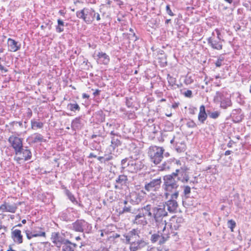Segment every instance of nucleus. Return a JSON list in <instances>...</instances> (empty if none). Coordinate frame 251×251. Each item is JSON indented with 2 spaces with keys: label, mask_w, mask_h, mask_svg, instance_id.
<instances>
[{
  "label": "nucleus",
  "mask_w": 251,
  "mask_h": 251,
  "mask_svg": "<svg viewBox=\"0 0 251 251\" xmlns=\"http://www.w3.org/2000/svg\"><path fill=\"white\" fill-rule=\"evenodd\" d=\"M126 241L127 244H130V240L132 239L129 235H127L125 236Z\"/></svg>",
  "instance_id": "69168bd1"
},
{
  "label": "nucleus",
  "mask_w": 251,
  "mask_h": 251,
  "mask_svg": "<svg viewBox=\"0 0 251 251\" xmlns=\"http://www.w3.org/2000/svg\"><path fill=\"white\" fill-rule=\"evenodd\" d=\"M214 101L215 103H220V107L223 109H226L232 105L230 97L224 91H217L214 97Z\"/></svg>",
  "instance_id": "20e7f679"
},
{
  "label": "nucleus",
  "mask_w": 251,
  "mask_h": 251,
  "mask_svg": "<svg viewBox=\"0 0 251 251\" xmlns=\"http://www.w3.org/2000/svg\"><path fill=\"white\" fill-rule=\"evenodd\" d=\"M30 138L32 139V142L33 143L46 142V140L45 139L43 136L39 133H34L30 137Z\"/></svg>",
  "instance_id": "72a5a7b5"
},
{
  "label": "nucleus",
  "mask_w": 251,
  "mask_h": 251,
  "mask_svg": "<svg viewBox=\"0 0 251 251\" xmlns=\"http://www.w3.org/2000/svg\"><path fill=\"white\" fill-rule=\"evenodd\" d=\"M11 237L15 243L21 244L23 243V235L19 229H15L12 231Z\"/></svg>",
  "instance_id": "412c9836"
},
{
  "label": "nucleus",
  "mask_w": 251,
  "mask_h": 251,
  "mask_svg": "<svg viewBox=\"0 0 251 251\" xmlns=\"http://www.w3.org/2000/svg\"><path fill=\"white\" fill-rule=\"evenodd\" d=\"M187 168L181 167L175 170L172 173L175 175V177L177 181H180L183 183H187L189 180V176Z\"/></svg>",
  "instance_id": "6e6552de"
},
{
  "label": "nucleus",
  "mask_w": 251,
  "mask_h": 251,
  "mask_svg": "<svg viewBox=\"0 0 251 251\" xmlns=\"http://www.w3.org/2000/svg\"><path fill=\"white\" fill-rule=\"evenodd\" d=\"M125 212H130V213H133L132 211L131 207L129 205H125L123 208L122 211V213H125Z\"/></svg>",
  "instance_id": "de8ad7c7"
},
{
  "label": "nucleus",
  "mask_w": 251,
  "mask_h": 251,
  "mask_svg": "<svg viewBox=\"0 0 251 251\" xmlns=\"http://www.w3.org/2000/svg\"><path fill=\"white\" fill-rule=\"evenodd\" d=\"M138 210L139 211V212L135 216L134 220V223L143 226L146 225L147 224V222L145 217L144 216L143 212H141V211H140V209H138Z\"/></svg>",
  "instance_id": "b1692460"
},
{
  "label": "nucleus",
  "mask_w": 251,
  "mask_h": 251,
  "mask_svg": "<svg viewBox=\"0 0 251 251\" xmlns=\"http://www.w3.org/2000/svg\"><path fill=\"white\" fill-rule=\"evenodd\" d=\"M215 32L216 33V34H217V36L216 37V38L220 41L224 42V40L222 38L221 33L220 31L218 29H216L215 30Z\"/></svg>",
  "instance_id": "6e6d98bb"
},
{
  "label": "nucleus",
  "mask_w": 251,
  "mask_h": 251,
  "mask_svg": "<svg viewBox=\"0 0 251 251\" xmlns=\"http://www.w3.org/2000/svg\"><path fill=\"white\" fill-rule=\"evenodd\" d=\"M101 141L100 139L94 140L93 142L90 144V148L92 150L99 151L100 149V143Z\"/></svg>",
  "instance_id": "58836bf2"
},
{
  "label": "nucleus",
  "mask_w": 251,
  "mask_h": 251,
  "mask_svg": "<svg viewBox=\"0 0 251 251\" xmlns=\"http://www.w3.org/2000/svg\"><path fill=\"white\" fill-rule=\"evenodd\" d=\"M8 141L14 149L15 154H19L20 153V149H22L23 146V139L12 135L9 137Z\"/></svg>",
  "instance_id": "1a4fd4ad"
},
{
  "label": "nucleus",
  "mask_w": 251,
  "mask_h": 251,
  "mask_svg": "<svg viewBox=\"0 0 251 251\" xmlns=\"http://www.w3.org/2000/svg\"><path fill=\"white\" fill-rule=\"evenodd\" d=\"M111 147L114 150L116 148L120 146L122 144L121 141V136H111Z\"/></svg>",
  "instance_id": "c756f323"
},
{
  "label": "nucleus",
  "mask_w": 251,
  "mask_h": 251,
  "mask_svg": "<svg viewBox=\"0 0 251 251\" xmlns=\"http://www.w3.org/2000/svg\"><path fill=\"white\" fill-rule=\"evenodd\" d=\"M67 108L70 111L75 112L76 111H79L80 110V107L76 102L68 103L67 105Z\"/></svg>",
  "instance_id": "4c0bfd02"
},
{
  "label": "nucleus",
  "mask_w": 251,
  "mask_h": 251,
  "mask_svg": "<svg viewBox=\"0 0 251 251\" xmlns=\"http://www.w3.org/2000/svg\"><path fill=\"white\" fill-rule=\"evenodd\" d=\"M151 205L147 204L144 207H143L140 211H141V212L144 215V216H148L150 218H152V208Z\"/></svg>",
  "instance_id": "bb28decb"
},
{
  "label": "nucleus",
  "mask_w": 251,
  "mask_h": 251,
  "mask_svg": "<svg viewBox=\"0 0 251 251\" xmlns=\"http://www.w3.org/2000/svg\"><path fill=\"white\" fill-rule=\"evenodd\" d=\"M208 44L214 50H218L223 49V41L216 38L215 32H213L212 36L207 39Z\"/></svg>",
  "instance_id": "f8f14e48"
},
{
  "label": "nucleus",
  "mask_w": 251,
  "mask_h": 251,
  "mask_svg": "<svg viewBox=\"0 0 251 251\" xmlns=\"http://www.w3.org/2000/svg\"><path fill=\"white\" fill-rule=\"evenodd\" d=\"M242 110L240 108L233 109L230 114V117L234 123L241 122L244 118Z\"/></svg>",
  "instance_id": "aec40b11"
},
{
  "label": "nucleus",
  "mask_w": 251,
  "mask_h": 251,
  "mask_svg": "<svg viewBox=\"0 0 251 251\" xmlns=\"http://www.w3.org/2000/svg\"><path fill=\"white\" fill-rule=\"evenodd\" d=\"M76 247V244L73 243L68 240L66 241V243L62 246V251H75Z\"/></svg>",
  "instance_id": "cd10ccee"
},
{
  "label": "nucleus",
  "mask_w": 251,
  "mask_h": 251,
  "mask_svg": "<svg viewBox=\"0 0 251 251\" xmlns=\"http://www.w3.org/2000/svg\"><path fill=\"white\" fill-rule=\"evenodd\" d=\"M144 167L143 162L138 160H130L128 162V171L131 173H137Z\"/></svg>",
  "instance_id": "ddd939ff"
},
{
  "label": "nucleus",
  "mask_w": 251,
  "mask_h": 251,
  "mask_svg": "<svg viewBox=\"0 0 251 251\" xmlns=\"http://www.w3.org/2000/svg\"><path fill=\"white\" fill-rule=\"evenodd\" d=\"M44 123L42 122L33 119L31 120V128L33 130L42 128L43 127Z\"/></svg>",
  "instance_id": "473e14b6"
},
{
  "label": "nucleus",
  "mask_w": 251,
  "mask_h": 251,
  "mask_svg": "<svg viewBox=\"0 0 251 251\" xmlns=\"http://www.w3.org/2000/svg\"><path fill=\"white\" fill-rule=\"evenodd\" d=\"M18 208V205L16 203H13L12 204L9 202H4L3 204L0 205V211L2 212H10L14 213Z\"/></svg>",
  "instance_id": "dca6fc26"
},
{
  "label": "nucleus",
  "mask_w": 251,
  "mask_h": 251,
  "mask_svg": "<svg viewBox=\"0 0 251 251\" xmlns=\"http://www.w3.org/2000/svg\"><path fill=\"white\" fill-rule=\"evenodd\" d=\"M180 226V225L177 224H176V223H171V225H170V228L172 230H173V229L177 230L179 227Z\"/></svg>",
  "instance_id": "bf43d9fd"
},
{
  "label": "nucleus",
  "mask_w": 251,
  "mask_h": 251,
  "mask_svg": "<svg viewBox=\"0 0 251 251\" xmlns=\"http://www.w3.org/2000/svg\"><path fill=\"white\" fill-rule=\"evenodd\" d=\"M147 245L146 242L143 240H138L137 241H133L130 243V247L131 248H134L135 251L139 249H141V248L145 247Z\"/></svg>",
  "instance_id": "c85d7f7f"
},
{
  "label": "nucleus",
  "mask_w": 251,
  "mask_h": 251,
  "mask_svg": "<svg viewBox=\"0 0 251 251\" xmlns=\"http://www.w3.org/2000/svg\"><path fill=\"white\" fill-rule=\"evenodd\" d=\"M159 236H160L159 243V245L163 244L169 238V236L168 234H161V235H159Z\"/></svg>",
  "instance_id": "a19ab883"
},
{
  "label": "nucleus",
  "mask_w": 251,
  "mask_h": 251,
  "mask_svg": "<svg viewBox=\"0 0 251 251\" xmlns=\"http://www.w3.org/2000/svg\"><path fill=\"white\" fill-rule=\"evenodd\" d=\"M32 112L30 108H28L27 112V117L28 118H30L32 116Z\"/></svg>",
  "instance_id": "338daca9"
},
{
  "label": "nucleus",
  "mask_w": 251,
  "mask_h": 251,
  "mask_svg": "<svg viewBox=\"0 0 251 251\" xmlns=\"http://www.w3.org/2000/svg\"><path fill=\"white\" fill-rule=\"evenodd\" d=\"M179 104V103L178 102H175L172 105V108H173L174 109H176L178 107Z\"/></svg>",
  "instance_id": "774afa93"
},
{
  "label": "nucleus",
  "mask_w": 251,
  "mask_h": 251,
  "mask_svg": "<svg viewBox=\"0 0 251 251\" xmlns=\"http://www.w3.org/2000/svg\"><path fill=\"white\" fill-rule=\"evenodd\" d=\"M186 126L189 128H195L197 127L196 124L193 120H190L186 123Z\"/></svg>",
  "instance_id": "603ef678"
},
{
  "label": "nucleus",
  "mask_w": 251,
  "mask_h": 251,
  "mask_svg": "<svg viewBox=\"0 0 251 251\" xmlns=\"http://www.w3.org/2000/svg\"><path fill=\"white\" fill-rule=\"evenodd\" d=\"M25 233L27 238L29 240L31 239L32 237H34L46 236L45 232H39V233H35V230H33L31 232H30L29 230H26Z\"/></svg>",
  "instance_id": "2f4dec72"
},
{
  "label": "nucleus",
  "mask_w": 251,
  "mask_h": 251,
  "mask_svg": "<svg viewBox=\"0 0 251 251\" xmlns=\"http://www.w3.org/2000/svg\"><path fill=\"white\" fill-rule=\"evenodd\" d=\"M129 31L131 32V33H129V35L131 36L130 38L133 37L134 38L133 39L134 41H136L138 39V37L136 36L135 33L134 32L133 29L131 28H129Z\"/></svg>",
  "instance_id": "13d9d810"
},
{
  "label": "nucleus",
  "mask_w": 251,
  "mask_h": 251,
  "mask_svg": "<svg viewBox=\"0 0 251 251\" xmlns=\"http://www.w3.org/2000/svg\"><path fill=\"white\" fill-rule=\"evenodd\" d=\"M73 229L77 232H88L91 229V226L84 220H77L72 224Z\"/></svg>",
  "instance_id": "0eeeda50"
},
{
  "label": "nucleus",
  "mask_w": 251,
  "mask_h": 251,
  "mask_svg": "<svg viewBox=\"0 0 251 251\" xmlns=\"http://www.w3.org/2000/svg\"><path fill=\"white\" fill-rule=\"evenodd\" d=\"M166 10L167 13L168 15H169L170 16H174V14L173 13V12H172V11L171 10V9L170 8V5L168 4L166 5Z\"/></svg>",
  "instance_id": "4d7b16f0"
},
{
  "label": "nucleus",
  "mask_w": 251,
  "mask_h": 251,
  "mask_svg": "<svg viewBox=\"0 0 251 251\" xmlns=\"http://www.w3.org/2000/svg\"><path fill=\"white\" fill-rule=\"evenodd\" d=\"M51 241L54 245L57 248H60L66 243V241L68 239H65L61 236L58 232H53L51 234Z\"/></svg>",
  "instance_id": "4468645a"
},
{
  "label": "nucleus",
  "mask_w": 251,
  "mask_h": 251,
  "mask_svg": "<svg viewBox=\"0 0 251 251\" xmlns=\"http://www.w3.org/2000/svg\"><path fill=\"white\" fill-rule=\"evenodd\" d=\"M164 151L165 150L162 147L151 146L148 151V154L151 161L156 165L159 164L163 159Z\"/></svg>",
  "instance_id": "f03ea898"
},
{
  "label": "nucleus",
  "mask_w": 251,
  "mask_h": 251,
  "mask_svg": "<svg viewBox=\"0 0 251 251\" xmlns=\"http://www.w3.org/2000/svg\"><path fill=\"white\" fill-rule=\"evenodd\" d=\"M96 12L92 8L84 7L81 10L77 11L76 16L82 19L87 24H90L95 20Z\"/></svg>",
  "instance_id": "7ed1b4c3"
},
{
  "label": "nucleus",
  "mask_w": 251,
  "mask_h": 251,
  "mask_svg": "<svg viewBox=\"0 0 251 251\" xmlns=\"http://www.w3.org/2000/svg\"><path fill=\"white\" fill-rule=\"evenodd\" d=\"M171 196L170 199L165 202V205L167 206V210L171 213H174L176 212L178 207V203L176 201V199L178 197L179 192H175L170 195Z\"/></svg>",
  "instance_id": "423d86ee"
},
{
  "label": "nucleus",
  "mask_w": 251,
  "mask_h": 251,
  "mask_svg": "<svg viewBox=\"0 0 251 251\" xmlns=\"http://www.w3.org/2000/svg\"><path fill=\"white\" fill-rule=\"evenodd\" d=\"M58 25L56 26V31L57 33H61L64 31V22L61 19L57 20Z\"/></svg>",
  "instance_id": "ea45409f"
},
{
  "label": "nucleus",
  "mask_w": 251,
  "mask_h": 251,
  "mask_svg": "<svg viewBox=\"0 0 251 251\" xmlns=\"http://www.w3.org/2000/svg\"><path fill=\"white\" fill-rule=\"evenodd\" d=\"M194 80L191 76H187L184 80V83L186 85H189L193 82Z\"/></svg>",
  "instance_id": "5fc2aeb1"
},
{
  "label": "nucleus",
  "mask_w": 251,
  "mask_h": 251,
  "mask_svg": "<svg viewBox=\"0 0 251 251\" xmlns=\"http://www.w3.org/2000/svg\"><path fill=\"white\" fill-rule=\"evenodd\" d=\"M172 161L171 159L164 161L161 165L158 166V170L163 171L168 170L170 169Z\"/></svg>",
  "instance_id": "e433bc0d"
},
{
  "label": "nucleus",
  "mask_w": 251,
  "mask_h": 251,
  "mask_svg": "<svg viewBox=\"0 0 251 251\" xmlns=\"http://www.w3.org/2000/svg\"><path fill=\"white\" fill-rule=\"evenodd\" d=\"M10 125L12 126H17V125H19V126L22 127L23 126V123L22 122H16L13 121L12 122H11L10 123Z\"/></svg>",
  "instance_id": "680f3d73"
},
{
  "label": "nucleus",
  "mask_w": 251,
  "mask_h": 251,
  "mask_svg": "<svg viewBox=\"0 0 251 251\" xmlns=\"http://www.w3.org/2000/svg\"><path fill=\"white\" fill-rule=\"evenodd\" d=\"M183 187L184 188L183 194L186 198H188V195L191 193V187L188 185H184Z\"/></svg>",
  "instance_id": "79ce46f5"
},
{
  "label": "nucleus",
  "mask_w": 251,
  "mask_h": 251,
  "mask_svg": "<svg viewBox=\"0 0 251 251\" xmlns=\"http://www.w3.org/2000/svg\"><path fill=\"white\" fill-rule=\"evenodd\" d=\"M50 22H51L50 21H49V22L46 23L45 25H42L41 26V28L42 29H44L45 28L48 26L49 29L50 30L51 28V24H50Z\"/></svg>",
  "instance_id": "052dcab7"
},
{
  "label": "nucleus",
  "mask_w": 251,
  "mask_h": 251,
  "mask_svg": "<svg viewBox=\"0 0 251 251\" xmlns=\"http://www.w3.org/2000/svg\"><path fill=\"white\" fill-rule=\"evenodd\" d=\"M7 43L9 47V50L11 51H17L21 48V44H18V42L11 38L8 39Z\"/></svg>",
  "instance_id": "4be33fe9"
},
{
  "label": "nucleus",
  "mask_w": 251,
  "mask_h": 251,
  "mask_svg": "<svg viewBox=\"0 0 251 251\" xmlns=\"http://www.w3.org/2000/svg\"><path fill=\"white\" fill-rule=\"evenodd\" d=\"M207 118V115L205 112V106L202 105L200 107V112L198 114V120L201 124H203Z\"/></svg>",
  "instance_id": "a878e982"
},
{
  "label": "nucleus",
  "mask_w": 251,
  "mask_h": 251,
  "mask_svg": "<svg viewBox=\"0 0 251 251\" xmlns=\"http://www.w3.org/2000/svg\"><path fill=\"white\" fill-rule=\"evenodd\" d=\"M175 148L178 152H183L185 150L186 145L184 141H176Z\"/></svg>",
  "instance_id": "c9c22d12"
},
{
  "label": "nucleus",
  "mask_w": 251,
  "mask_h": 251,
  "mask_svg": "<svg viewBox=\"0 0 251 251\" xmlns=\"http://www.w3.org/2000/svg\"><path fill=\"white\" fill-rule=\"evenodd\" d=\"M167 80L171 89H176L179 87V85L176 84V78L169 74L167 75Z\"/></svg>",
  "instance_id": "f704fd0d"
},
{
  "label": "nucleus",
  "mask_w": 251,
  "mask_h": 251,
  "mask_svg": "<svg viewBox=\"0 0 251 251\" xmlns=\"http://www.w3.org/2000/svg\"><path fill=\"white\" fill-rule=\"evenodd\" d=\"M65 194L67 196L70 201L74 204L77 205L79 207L83 208V205L81 202H78L75 197L74 195L67 189H65Z\"/></svg>",
  "instance_id": "393cba45"
},
{
  "label": "nucleus",
  "mask_w": 251,
  "mask_h": 251,
  "mask_svg": "<svg viewBox=\"0 0 251 251\" xmlns=\"http://www.w3.org/2000/svg\"><path fill=\"white\" fill-rule=\"evenodd\" d=\"M228 227L230 229L231 231H233V229L236 226V223L233 220H228L227 222Z\"/></svg>",
  "instance_id": "37998d69"
},
{
  "label": "nucleus",
  "mask_w": 251,
  "mask_h": 251,
  "mask_svg": "<svg viewBox=\"0 0 251 251\" xmlns=\"http://www.w3.org/2000/svg\"><path fill=\"white\" fill-rule=\"evenodd\" d=\"M83 124L82 123V119L80 117H76L72 122L71 127L74 130L80 129Z\"/></svg>",
  "instance_id": "5701e85b"
},
{
  "label": "nucleus",
  "mask_w": 251,
  "mask_h": 251,
  "mask_svg": "<svg viewBox=\"0 0 251 251\" xmlns=\"http://www.w3.org/2000/svg\"><path fill=\"white\" fill-rule=\"evenodd\" d=\"M220 114V113L217 111L209 113V116L212 119H216L219 116Z\"/></svg>",
  "instance_id": "3c124183"
},
{
  "label": "nucleus",
  "mask_w": 251,
  "mask_h": 251,
  "mask_svg": "<svg viewBox=\"0 0 251 251\" xmlns=\"http://www.w3.org/2000/svg\"><path fill=\"white\" fill-rule=\"evenodd\" d=\"M138 230L135 229H132L131 231H130L128 235L132 238H133L134 237L136 238V236H139L138 235Z\"/></svg>",
  "instance_id": "8fccbe9b"
},
{
  "label": "nucleus",
  "mask_w": 251,
  "mask_h": 251,
  "mask_svg": "<svg viewBox=\"0 0 251 251\" xmlns=\"http://www.w3.org/2000/svg\"><path fill=\"white\" fill-rule=\"evenodd\" d=\"M163 180L162 188L165 191L164 196L166 199H168L171 193L179 192L177 190L179 183L175 177V175L173 173L166 175L163 177Z\"/></svg>",
  "instance_id": "f257e3e1"
},
{
  "label": "nucleus",
  "mask_w": 251,
  "mask_h": 251,
  "mask_svg": "<svg viewBox=\"0 0 251 251\" xmlns=\"http://www.w3.org/2000/svg\"><path fill=\"white\" fill-rule=\"evenodd\" d=\"M146 193L143 190L140 191H132L129 194V201L132 204L140 203L146 196Z\"/></svg>",
  "instance_id": "9d476101"
},
{
  "label": "nucleus",
  "mask_w": 251,
  "mask_h": 251,
  "mask_svg": "<svg viewBox=\"0 0 251 251\" xmlns=\"http://www.w3.org/2000/svg\"><path fill=\"white\" fill-rule=\"evenodd\" d=\"M159 235L158 233L157 234H153L151 235V240L152 243H154L158 241L159 242Z\"/></svg>",
  "instance_id": "a18cd8bd"
},
{
  "label": "nucleus",
  "mask_w": 251,
  "mask_h": 251,
  "mask_svg": "<svg viewBox=\"0 0 251 251\" xmlns=\"http://www.w3.org/2000/svg\"><path fill=\"white\" fill-rule=\"evenodd\" d=\"M165 205L155 206L152 208V217L157 225L163 222L164 217L167 216V212L165 210Z\"/></svg>",
  "instance_id": "39448f33"
},
{
  "label": "nucleus",
  "mask_w": 251,
  "mask_h": 251,
  "mask_svg": "<svg viewBox=\"0 0 251 251\" xmlns=\"http://www.w3.org/2000/svg\"><path fill=\"white\" fill-rule=\"evenodd\" d=\"M232 159L231 156L228 157L227 160L224 162V165L225 166H229L231 164Z\"/></svg>",
  "instance_id": "e2e57ef3"
},
{
  "label": "nucleus",
  "mask_w": 251,
  "mask_h": 251,
  "mask_svg": "<svg viewBox=\"0 0 251 251\" xmlns=\"http://www.w3.org/2000/svg\"><path fill=\"white\" fill-rule=\"evenodd\" d=\"M113 155L112 153L105 154L103 156V159L104 161V164H106L109 161L113 159Z\"/></svg>",
  "instance_id": "c03bdc74"
},
{
  "label": "nucleus",
  "mask_w": 251,
  "mask_h": 251,
  "mask_svg": "<svg viewBox=\"0 0 251 251\" xmlns=\"http://www.w3.org/2000/svg\"><path fill=\"white\" fill-rule=\"evenodd\" d=\"M182 94L186 98H191L193 97L192 92L191 90H187V91L184 92Z\"/></svg>",
  "instance_id": "864d4df0"
},
{
  "label": "nucleus",
  "mask_w": 251,
  "mask_h": 251,
  "mask_svg": "<svg viewBox=\"0 0 251 251\" xmlns=\"http://www.w3.org/2000/svg\"><path fill=\"white\" fill-rule=\"evenodd\" d=\"M161 183V177L155 178L149 182H146L144 188L148 192L155 191L160 188Z\"/></svg>",
  "instance_id": "9b49d317"
},
{
  "label": "nucleus",
  "mask_w": 251,
  "mask_h": 251,
  "mask_svg": "<svg viewBox=\"0 0 251 251\" xmlns=\"http://www.w3.org/2000/svg\"><path fill=\"white\" fill-rule=\"evenodd\" d=\"M98 64L107 65L110 62V57L106 53L99 52L96 58Z\"/></svg>",
  "instance_id": "6ab92c4d"
},
{
  "label": "nucleus",
  "mask_w": 251,
  "mask_h": 251,
  "mask_svg": "<svg viewBox=\"0 0 251 251\" xmlns=\"http://www.w3.org/2000/svg\"><path fill=\"white\" fill-rule=\"evenodd\" d=\"M106 135L105 134V130L103 126H99L97 127H95L93 130V134L90 137V138L94 139L95 138H100L101 141L104 139Z\"/></svg>",
  "instance_id": "a211bd4d"
},
{
  "label": "nucleus",
  "mask_w": 251,
  "mask_h": 251,
  "mask_svg": "<svg viewBox=\"0 0 251 251\" xmlns=\"http://www.w3.org/2000/svg\"><path fill=\"white\" fill-rule=\"evenodd\" d=\"M127 158H126L123 159L121 161V168L123 170L125 169L126 168H127V171H128V162L127 163Z\"/></svg>",
  "instance_id": "49530a36"
},
{
  "label": "nucleus",
  "mask_w": 251,
  "mask_h": 251,
  "mask_svg": "<svg viewBox=\"0 0 251 251\" xmlns=\"http://www.w3.org/2000/svg\"><path fill=\"white\" fill-rule=\"evenodd\" d=\"M183 221H184V220H183V219L182 218H181V217H177L176 219V224L180 225L181 224L183 223Z\"/></svg>",
  "instance_id": "0e129e2a"
},
{
  "label": "nucleus",
  "mask_w": 251,
  "mask_h": 251,
  "mask_svg": "<svg viewBox=\"0 0 251 251\" xmlns=\"http://www.w3.org/2000/svg\"><path fill=\"white\" fill-rule=\"evenodd\" d=\"M224 60V57L220 56L215 62V65L217 67H220L222 65V62Z\"/></svg>",
  "instance_id": "09e8293b"
},
{
  "label": "nucleus",
  "mask_w": 251,
  "mask_h": 251,
  "mask_svg": "<svg viewBox=\"0 0 251 251\" xmlns=\"http://www.w3.org/2000/svg\"><path fill=\"white\" fill-rule=\"evenodd\" d=\"M20 153L19 154H15L17 157V160H25V161L31 159L32 153L30 150L27 147L24 148L23 146L22 149H20Z\"/></svg>",
  "instance_id": "f3484780"
},
{
  "label": "nucleus",
  "mask_w": 251,
  "mask_h": 251,
  "mask_svg": "<svg viewBox=\"0 0 251 251\" xmlns=\"http://www.w3.org/2000/svg\"><path fill=\"white\" fill-rule=\"evenodd\" d=\"M127 181L128 179L126 176L124 175H119L115 180L114 188L116 189L121 190L123 189L124 186H127Z\"/></svg>",
  "instance_id": "2eb2a0df"
},
{
  "label": "nucleus",
  "mask_w": 251,
  "mask_h": 251,
  "mask_svg": "<svg viewBox=\"0 0 251 251\" xmlns=\"http://www.w3.org/2000/svg\"><path fill=\"white\" fill-rule=\"evenodd\" d=\"M72 208H68L65 211L60 213V216L61 219L66 222L72 221V217L70 215V210H73Z\"/></svg>",
  "instance_id": "7c9ffc66"
}]
</instances>
